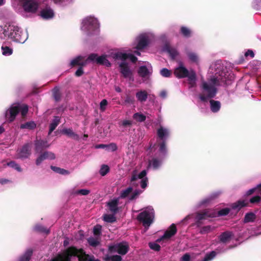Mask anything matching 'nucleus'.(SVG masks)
Here are the masks:
<instances>
[{
  "label": "nucleus",
  "mask_w": 261,
  "mask_h": 261,
  "mask_svg": "<svg viewBox=\"0 0 261 261\" xmlns=\"http://www.w3.org/2000/svg\"><path fill=\"white\" fill-rule=\"evenodd\" d=\"M170 132L168 129L161 126L157 130V135L162 142L159 144L158 148H155V157L149 162V166L157 169L161 165L163 160L167 154L165 140L169 137Z\"/></svg>",
  "instance_id": "f257e3e1"
},
{
  "label": "nucleus",
  "mask_w": 261,
  "mask_h": 261,
  "mask_svg": "<svg viewBox=\"0 0 261 261\" xmlns=\"http://www.w3.org/2000/svg\"><path fill=\"white\" fill-rule=\"evenodd\" d=\"M224 73L221 72V74H216L212 76L208 81L203 82L201 88L202 91V94L200 96L202 100H205L207 98L214 97L217 92V87L220 86L225 81V78L222 74Z\"/></svg>",
  "instance_id": "f03ea898"
},
{
  "label": "nucleus",
  "mask_w": 261,
  "mask_h": 261,
  "mask_svg": "<svg viewBox=\"0 0 261 261\" xmlns=\"http://www.w3.org/2000/svg\"><path fill=\"white\" fill-rule=\"evenodd\" d=\"M109 56L114 59L120 60L122 61L119 64L120 73L124 78L128 79L129 80L133 81L134 77L132 72L125 60L128 59L131 62L135 63L137 60V57L130 53H126L120 51H112L110 53Z\"/></svg>",
  "instance_id": "7ed1b4c3"
},
{
  "label": "nucleus",
  "mask_w": 261,
  "mask_h": 261,
  "mask_svg": "<svg viewBox=\"0 0 261 261\" xmlns=\"http://www.w3.org/2000/svg\"><path fill=\"white\" fill-rule=\"evenodd\" d=\"M72 257L77 258L78 261H99L93 256L86 254L83 249L71 247L67 248L62 254L58 255L52 261H71Z\"/></svg>",
  "instance_id": "20e7f679"
},
{
  "label": "nucleus",
  "mask_w": 261,
  "mask_h": 261,
  "mask_svg": "<svg viewBox=\"0 0 261 261\" xmlns=\"http://www.w3.org/2000/svg\"><path fill=\"white\" fill-rule=\"evenodd\" d=\"M154 37L153 34L151 32L140 34L135 39L132 45V49L129 50L130 53L140 56L139 50L145 48Z\"/></svg>",
  "instance_id": "39448f33"
},
{
  "label": "nucleus",
  "mask_w": 261,
  "mask_h": 261,
  "mask_svg": "<svg viewBox=\"0 0 261 261\" xmlns=\"http://www.w3.org/2000/svg\"><path fill=\"white\" fill-rule=\"evenodd\" d=\"M5 35L11 40L23 43L28 39V35L23 32L18 26L13 24L9 25L5 30Z\"/></svg>",
  "instance_id": "423d86ee"
},
{
  "label": "nucleus",
  "mask_w": 261,
  "mask_h": 261,
  "mask_svg": "<svg viewBox=\"0 0 261 261\" xmlns=\"http://www.w3.org/2000/svg\"><path fill=\"white\" fill-rule=\"evenodd\" d=\"M19 111H20L22 116H25L28 112V106L25 105H19L14 103L6 111L5 117L9 121H12L15 119Z\"/></svg>",
  "instance_id": "0eeeda50"
},
{
  "label": "nucleus",
  "mask_w": 261,
  "mask_h": 261,
  "mask_svg": "<svg viewBox=\"0 0 261 261\" xmlns=\"http://www.w3.org/2000/svg\"><path fill=\"white\" fill-rule=\"evenodd\" d=\"M175 75L178 78L188 77L189 83L191 87H194L196 84V73L193 70L188 71L182 65L174 70Z\"/></svg>",
  "instance_id": "6e6552de"
},
{
  "label": "nucleus",
  "mask_w": 261,
  "mask_h": 261,
  "mask_svg": "<svg viewBox=\"0 0 261 261\" xmlns=\"http://www.w3.org/2000/svg\"><path fill=\"white\" fill-rule=\"evenodd\" d=\"M146 174V171L145 170L141 172L134 170L132 173L130 179L132 186H138L139 184H140L141 187L144 189L147 187L148 182Z\"/></svg>",
  "instance_id": "1a4fd4ad"
},
{
  "label": "nucleus",
  "mask_w": 261,
  "mask_h": 261,
  "mask_svg": "<svg viewBox=\"0 0 261 261\" xmlns=\"http://www.w3.org/2000/svg\"><path fill=\"white\" fill-rule=\"evenodd\" d=\"M230 210L228 208H225L218 213L213 210H205L201 213L197 214L196 219L197 222H200L201 220L206 219L208 218H214L218 216H225L227 215L229 212Z\"/></svg>",
  "instance_id": "9d476101"
},
{
  "label": "nucleus",
  "mask_w": 261,
  "mask_h": 261,
  "mask_svg": "<svg viewBox=\"0 0 261 261\" xmlns=\"http://www.w3.org/2000/svg\"><path fill=\"white\" fill-rule=\"evenodd\" d=\"M25 13L35 14L38 10L41 0H19Z\"/></svg>",
  "instance_id": "9b49d317"
},
{
  "label": "nucleus",
  "mask_w": 261,
  "mask_h": 261,
  "mask_svg": "<svg viewBox=\"0 0 261 261\" xmlns=\"http://www.w3.org/2000/svg\"><path fill=\"white\" fill-rule=\"evenodd\" d=\"M154 214L153 209L149 206L141 213L137 218L139 221L142 222L144 227L148 228L153 222Z\"/></svg>",
  "instance_id": "f8f14e48"
},
{
  "label": "nucleus",
  "mask_w": 261,
  "mask_h": 261,
  "mask_svg": "<svg viewBox=\"0 0 261 261\" xmlns=\"http://www.w3.org/2000/svg\"><path fill=\"white\" fill-rule=\"evenodd\" d=\"M97 19L92 16H88L83 20L81 30L85 32H92L99 28Z\"/></svg>",
  "instance_id": "ddd939ff"
},
{
  "label": "nucleus",
  "mask_w": 261,
  "mask_h": 261,
  "mask_svg": "<svg viewBox=\"0 0 261 261\" xmlns=\"http://www.w3.org/2000/svg\"><path fill=\"white\" fill-rule=\"evenodd\" d=\"M87 61L90 63L104 65L107 67H109L111 65L107 59V56L106 55L98 56L97 54H92L89 56Z\"/></svg>",
  "instance_id": "4468645a"
},
{
  "label": "nucleus",
  "mask_w": 261,
  "mask_h": 261,
  "mask_svg": "<svg viewBox=\"0 0 261 261\" xmlns=\"http://www.w3.org/2000/svg\"><path fill=\"white\" fill-rule=\"evenodd\" d=\"M129 246L127 243L121 242L109 246L111 253H118L120 255H125L128 251Z\"/></svg>",
  "instance_id": "2eb2a0df"
},
{
  "label": "nucleus",
  "mask_w": 261,
  "mask_h": 261,
  "mask_svg": "<svg viewBox=\"0 0 261 261\" xmlns=\"http://www.w3.org/2000/svg\"><path fill=\"white\" fill-rule=\"evenodd\" d=\"M152 69L150 64L145 63V65L141 66L138 71V74L143 79H148L152 74Z\"/></svg>",
  "instance_id": "dca6fc26"
},
{
  "label": "nucleus",
  "mask_w": 261,
  "mask_h": 261,
  "mask_svg": "<svg viewBox=\"0 0 261 261\" xmlns=\"http://www.w3.org/2000/svg\"><path fill=\"white\" fill-rule=\"evenodd\" d=\"M132 188L129 187L121 191L119 198H124L129 197V200H133L136 198L138 196L142 193V191L136 190L132 193Z\"/></svg>",
  "instance_id": "f3484780"
},
{
  "label": "nucleus",
  "mask_w": 261,
  "mask_h": 261,
  "mask_svg": "<svg viewBox=\"0 0 261 261\" xmlns=\"http://www.w3.org/2000/svg\"><path fill=\"white\" fill-rule=\"evenodd\" d=\"M55 154L49 151H45L42 152L36 159V164L37 166L40 165L43 161L45 160H53L56 159Z\"/></svg>",
  "instance_id": "a211bd4d"
},
{
  "label": "nucleus",
  "mask_w": 261,
  "mask_h": 261,
  "mask_svg": "<svg viewBox=\"0 0 261 261\" xmlns=\"http://www.w3.org/2000/svg\"><path fill=\"white\" fill-rule=\"evenodd\" d=\"M177 231L176 227L174 224H172L165 232L164 235L160 239L156 240L157 242H160L163 240H169L173 236Z\"/></svg>",
  "instance_id": "6ab92c4d"
},
{
  "label": "nucleus",
  "mask_w": 261,
  "mask_h": 261,
  "mask_svg": "<svg viewBox=\"0 0 261 261\" xmlns=\"http://www.w3.org/2000/svg\"><path fill=\"white\" fill-rule=\"evenodd\" d=\"M31 154V145L29 144L24 145L18 153L19 158H28Z\"/></svg>",
  "instance_id": "aec40b11"
},
{
  "label": "nucleus",
  "mask_w": 261,
  "mask_h": 261,
  "mask_svg": "<svg viewBox=\"0 0 261 261\" xmlns=\"http://www.w3.org/2000/svg\"><path fill=\"white\" fill-rule=\"evenodd\" d=\"M163 50L167 52L172 59H175L178 55L177 49L168 44H166L163 47Z\"/></svg>",
  "instance_id": "412c9836"
},
{
  "label": "nucleus",
  "mask_w": 261,
  "mask_h": 261,
  "mask_svg": "<svg viewBox=\"0 0 261 261\" xmlns=\"http://www.w3.org/2000/svg\"><path fill=\"white\" fill-rule=\"evenodd\" d=\"M88 63L89 62H87V59L85 61H84V57L83 56H79L71 61L70 65L71 66H74L77 65L84 66Z\"/></svg>",
  "instance_id": "4be33fe9"
},
{
  "label": "nucleus",
  "mask_w": 261,
  "mask_h": 261,
  "mask_svg": "<svg viewBox=\"0 0 261 261\" xmlns=\"http://www.w3.org/2000/svg\"><path fill=\"white\" fill-rule=\"evenodd\" d=\"M40 15L43 18L48 19L54 16V12L51 8L47 7L41 10Z\"/></svg>",
  "instance_id": "5701e85b"
},
{
  "label": "nucleus",
  "mask_w": 261,
  "mask_h": 261,
  "mask_svg": "<svg viewBox=\"0 0 261 261\" xmlns=\"http://www.w3.org/2000/svg\"><path fill=\"white\" fill-rule=\"evenodd\" d=\"M35 149L37 151L47 148L50 146V144L47 141L44 140H37L35 142Z\"/></svg>",
  "instance_id": "b1692460"
},
{
  "label": "nucleus",
  "mask_w": 261,
  "mask_h": 261,
  "mask_svg": "<svg viewBox=\"0 0 261 261\" xmlns=\"http://www.w3.org/2000/svg\"><path fill=\"white\" fill-rule=\"evenodd\" d=\"M136 97L139 101L143 102L147 99L148 93L145 90H140L136 92Z\"/></svg>",
  "instance_id": "393cba45"
},
{
  "label": "nucleus",
  "mask_w": 261,
  "mask_h": 261,
  "mask_svg": "<svg viewBox=\"0 0 261 261\" xmlns=\"http://www.w3.org/2000/svg\"><path fill=\"white\" fill-rule=\"evenodd\" d=\"M119 198H115L108 203V205L111 212L116 214L118 211V204Z\"/></svg>",
  "instance_id": "a878e982"
},
{
  "label": "nucleus",
  "mask_w": 261,
  "mask_h": 261,
  "mask_svg": "<svg viewBox=\"0 0 261 261\" xmlns=\"http://www.w3.org/2000/svg\"><path fill=\"white\" fill-rule=\"evenodd\" d=\"M210 108L211 111L214 113H216L219 111L221 108V103L219 101L211 100Z\"/></svg>",
  "instance_id": "bb28decb"
},
{
  "label": "nucleus",
  "mask_w": 261,
  "mask_h": 261,
  "mask_svg": "<svg viewBox=\"0 0 261 261\" xmlns=\"http://www.w3.org/2000/svg\"><path fill=\"white\" fill-rule=\"evenodd\" d=\"M62 133L66 135L73 138L74 140H79V136L77 134L73 132L71 128H65L62 130Z\"/></svg>",
  "instance_id": "cd10ccee"
},
{
  "label": "nucleus",
  "mask_w": 261,
  "mask_h": 261,
  "mask_svg": "<svg viewBox=\"0 0 261 261\" xmlns=\"http://www.w3.org/2000/svg\"><path fill=\"white\" fill-rule=\"evenodd\" d=\"M187 55L189 60L191 62L196 64L198 63L199 59L198 55L192 51H188L187 53Z\"/></svg>",
  "instance_id": "c85d7f7f"
},
{
  "label": "nucleus",
  "mask_w": 261,
  "mask_h": 261,
  "mask_svg": "<svg viewBox=\"0 0 261 261\" xmlns=\"http://www.w3.org/2000/svg\"><path fill=\"white\" fill-rule=\"evenodd\" d=\"M60 120V118L59 117L56 116L54 117L49 125V134H50L51 132L55 129L56 127L59 124Z\"/></svg>",
  "instance_id": "c756f323"
},
{
  "label": "nucleus",
  "mask_w": 261,
  "mask_h": 261,
  "mask_svg": "<svg viewBox=\"0 0 261 261\" xmlns=\"http://www.w3.org/2000/svg\"><path fill=\"white\" fill-rule=\"evenodd\" d=\"M32 253V249H27L25 253L19 258V261H29Z\"/></svg>",
  "instance_id": "7c9ffc66"
},
{
  "label": "nucleus",
  "mask_w": 261,
  "mask_h": 261,
  "mask_svg": "<svg viewBox=\"0 0 261 261\" xmlns=\"http://www.w3.org/2000/svg\"><path fill=\"white\" fill-rule=\"evenodd\" d=\"M50 168L53 171L56 173H59L62 175H68L69 174V172L68 170H65L62 168H60L58 167L51 166Z\"/></svg>",
  "instance_id": "2f4dec72"
},
{
  "label": "nucleus",
  "mask_w": 261,
  "mask_h": 261,
  "mask_svg": "<svg viewBox=\"0 0 261 261\" xmlns=\"http://www.w3.org/2000/svg\"><path fill=\"white\" fill-rule=\"evenodd\" d=\"M232 233L230 232H224L220 236V240L223 243L227 242L231 238Z\"/></svg>",
  "instance_id": "473e14b6"
},
{
  "label": "nucleus",
  "mask_w": 261,
  "mask_h": 261,
  "mask_svg": "<svg viewBox=\"0 0 261 261\" xmlns=\"http://www.w3.org/2000/svg\"><path fill=\"white\" fill-rule=\"evenodd\" d=\"M36 126V123L34 121H30L25 123L22 124L20 125V128L22 129H32L35 128Z\"/></svg>",
  "instance_id": "72a5a7b5"
},
{
  "label": "nucleus",
  "mask_w": 261,
  "mask_h": 261,
  "mask_svg": "<svg viewBox=\"0 0 261 261\" xmlns=\"http://www.w3.org/2000/svg\"><path fill=\"white\" fill-rule=\"evenodd\" d=\"M256 218L255 215L253 213H249L246 214L244 218L245 223L253 222Z\"/></svg>",
  "instance_id": "f704fd0d"
},
{
  "label": "nucleus",
  "mask_w": 261,
  "mask_h": 261,
  "mask_svg": "<svg viewBox=\"0 0 261 261\" xmlns=\"http://www.w3.org/2000/svg\"><path fill=\"white\" fill-rule=\"evenodd\" d=\"M2 54L4 56H10L12 54L13 50L8 46L3 45L2 46Z\"/></svg>",
  "instance_id": "c9c22d12"
},
{
  "label": "nucleus",
  "mask_w": 261,
  "mask_h": 261,
  "mask_svg": "<svg viewBox=\"0 0 261 261\" xmlns=\"http://www.w3.org/2000/svg\"><path fill=\"white\" fill-rule=\"evenodd\" d=\"M133 118L137 121L143 122L145 120L146 116L141 113H136L134 114Z\"/></svg>",
  "instance_id": "e433bc0d"
},
{
  "label": "nucleus",
  "mask_w": 261,
  "mask_h": 261,
  "mask_svg": "<svg viewBox=\"0 0 261 261\" xmlns=\"http://www.w3.org/2000/svg\"><path fill=\"white\" fill-rule=\"evenodd\" d=\"M247 204V202H246V201L245 200H242V201H239L237 203H234L233 206H232V208L233 209H237V210H239L240 209L241 207L244 206H246Z\"/></svg>",
  "instance_id": "4c0bfd02"
},
{
  "label": "nucleus",
  "mask_w": 261,
  "mask_h": 261,
  "mask_svg": "<svg viewBox=\"0 0 261 261\" xmlns=\"http://www.w3.org/2000/svg\"><path fill=\"white\" fill-rule=\"evenodd\" d=\"M103 220L107 222H113L116 221V218L114 215L106 214L103 216Z\"/></svg>",
  "instance_id": "58836bf2"
},
{
  "label": "nucleus",
  "mask_w": 261,
  "mask_h": 261,
  "mask_svg": "<svg viewBox=\"0 0 261 261\" xmlns=\"http://www.w3.org/2000/svg\"><path fill=\"white\" fill-rule=\"evenodd\" d=\"M110 171V168L108 165H102L99 170V173L101 176L106 175Z\"/></svg>",
  "instance_id": "ea45409f"
},
{
  "label": "nucleus",
  "mask_w": 261,
  "mask_h": 261,
  "mask_svg": "<svg viewBox=\"0 0 261 261\" xmlns=\"http://www.w3.org/2000/svg\"><path fill=\"white\" fill-rule=\"evenodd\" d=\"M7 165L8 166L15 169L18 172H21L22 171V169L20 168V167L19 166V165H18L17 164H16L15 162H14L13 161H11V162L8 163L7 164Z\"/></svg>",
  "instance_id": "a19ab883"
},
{
  "label": "nucleus",
  "mask_w": 261,
  "mask_h": 261,
  "mask_svg": "<svg viewBox=\"0 0 261 261\" xmlns=\"http://www.w3.org/2000/svg\"><path fill=\"white\" fill-rule=\"evenodd\" d=\"M88 242L89 244L93 246V247H96L99 244V241L97 238H94L93 237H90L88 239Z\"/></svg>",
  "instance_id": "79ce46f5"
},
{
  "label": "nucleus",
  "mask_w": 261,
  "mask_h": 261,
  "mask_svg": "<svg viewBox=\"0 0 261 261\" xmlns=\"http://www.w3.org/2000/svg\"><path fill=\"white\" fill-rule=\"evenodd\" d=\"M216 253L215 251H212L208 254H207L202 261H210L213 259L216 256Z\"/></svg>",
  "instance_id": "37998d69"
},
{
  "label": "nucleus",
  "mask_w": 261,
  "mask_h": 261,
  "mask_svg": "<svg viewBox=\"0 0 261 261\" xmlns=\"http://www.w3.org/2000/svg\"><path fill=\"white\" fill-rule=\"evenodd\" d=\"M180 31L181 34L186 37H189L191 34L190 30L185 27H182Z\"/></svg>",
  "instance_id": "c03bdc74"
},
{
  "label": "nucleus",
  "mask_w": 261,
  "mask_h": 261,
  "mask_svg": "<svg viewBox=\"0 0 261 261\" xmlns=\"http://www.w3.org/2000/svg\"><path fill=\"white\" fill-rule=\"evenodd\" d=\"M214 227L208 225L204 226L201 228L200 232L202 234H205L211 232L213 229Z\"/></svg>",
  "instance_id": "a18cd8bd"
},
{
  "label": "nucleus",
  "mask_w": 261,
  "mask_h": 261,
  "mask_svg": "<svg viewBox=\"0 0 261 261\" xmlns=\"http://www.w3.org/2000/svg\"><path fill=\"white\" fill-rule=\"evenodd\" d=\"M90 193V191L87 189H81L74 192V194L87 195Z\"/></svg>",
  "instance_id": "49530a36"
},
{
  "label": "nucleus",
  "mask_w": 261,
  "mask_h": 261,
  "mask_svg": "<svg viewBox=\"0 0 261 261\" xmlns=\"http://www.w3.org/2000/svg\"><path fill=\"white\" fill-rule=\"evenodd\" d=\"M117 149V146L115 143H111L107 145L106 150L108 151H114Z\"/></svg>",
  "instance_id": "de8ad7c7"
},
{
  "label": "nucleus",
  "mask_w": 261,
  "mask_h": 261,
  "mask_svg": "<svg viewBox=\"0 0 261 261\" xmlns=\"http://www.w3.org/2000/svg\"><path fill=\"white\" fill-rule=\"evenodd\" d=\"M161 74L164 77H169L171 75V72L167 68H163L160 71Z\"/></svg>",
  "instance_id": "09e8293b"
},
{
  "label": "nucleus",
  "mask_w": 261,
  "mask_h": 261,
  "mask_svg": "<svg viewBox=\"0 0 261 261\" xmlns=\"http://www.w3.org/2000/svg\"><path fill=\"white\" fill-rule=\"evenodd\" d=\"M108 105V101L106 99H103L100 103V110L101 111L103 112L106 110Z\"/></svg>",
  "instance_id": "8fccbe9b"
},
{
  "label": "nucleus",
  "mask_w": 261,
  "mask_h": 261,
  "mask_svg": "<svg viewBox=\"0 0 261 261\" xmlns=\"http://www.w3.org/2000/svg\"><path fill=\"white\" fill-rule=\"evenodd\" d=\"M261 186V184L260 185H258V186H257L255 188H252V189H251L250 190H249L247 192V194L249 195H251L253 193H254V192H256L257 193H259V189H260V187L259 186Z\"/></svg>",
  "instance_id": "3c124183"
},
{
  "label": "nucleus",
  "mask_w": 261,
  "mask_h": 261,
  "mask_svg": "<svg viewBox=\"0 0 261 261\" xmlns=\"http://www.w3.org/2000/svg\"><path fill=\"white\" fill-rule=\"evenodd\" d=\"M101 226L99 225H97L94 226L93 228V233L96 236H98L101 233Z\"/></svg>",
  "instance_id": "603ef678"
},
{
  "label": "nucleus",
  "mask_w": 261,
  "mask_h": 261,
  "mask_svg": "<svg viewBox=\"0 0 261 261\" xmlns=\"http://www.w3.org/2000/svg\"><path fill=\"white\" fill-rule=\"evenodd\" d=\"M150 248L155 251H159L160 249V246L156 243H150L149 244Z\"/></svg>",
  "instance_id": "864d4df0"
},
{
  "label": "nucleus",
  "mask_w": 261,
  "mask_h": 261,
  "mask_svg": "<svg viewBox=\"0 0 261 261\" xmlns=\"http://www.w3.org/2000/svg\"><path fill=\"white\" fill-rule=\"evenodd\" d=\"M35 229L38 231L44 232L46 233L48 232V230H47L46 228H45L42 226L40 225H36V226L35 227Z\"/></svg>",
  "instance_id": "5fc2aeb1"
},
{
  "label": "nucleus",
  "mask_w": 261,
  "mask_h": 261,
  "mask_svg": "<svg viewBox=\"0 0 261 261\" xmlns=\"http://www.w3.org/2000/svg\"><path fill=\"white\" fill-rule=\"evenodd\" d=\"M135 101L134 98L130 95H127L125 99L124 102L127 104H133Z\"/></svg>",
  "instance_id": "6e6d98bb"
},
{
  "label": "nucleus",
  "mask_w": 261,
  "mask_h": 261,
  "mask_svg": "<svg viewBox=\"0 0 261 261\" xmlns=\"http://www.w3.org/2000/svg\"><path fill=\"white\" fill-rule=\"evenodd\" d=\"M111 261H121L122 258L120 255H115L110 257Z\"/></svg>",
  "instance_id": "4d7b16f0"
},
{
  "label": "nucleus",
  "mask_w": 261,
  "mask_h": 261,
  "mask_svg": "<svg viewBox=\"0 0 261 261\" xmlns=\"http://www.w3.org/2000/svg\"><path fill=\"white\" fill-rule=\"evenodd\" d=\"M191 256L189 254L186 253L180 259V261H190Z\"/></svg>",
  "instance_id": "13d9d810"
},
{
  "label": "nucleus",
  "mask_w": 261,
  "mask_h": 261,
  "mask_svg": "<svg viewBox=\"0 0 261 261\" xmlns=\"http://www.w3.org/2000/svg\"><path fill=\"white\" fill-rule=\"evenodd\" d=\"M260 198L258 196H255L253 197L250 199V202L251 203H255L258 202L260 201Z\"/></svg>",
  "instance_id": "bf43d9fd"
},
{
  "label": "nucleus",
  "mask_w": 261,
  "mask_h": 261,
  "mask_svg": "<svg viewBox=\"0 0 261 261\" xmlns=\"http://www.w3.org/2000/svg\"><path fill=\"white\" fill-rule=\"evenodd\" d=\"M83 66H81L75 72V75L77 76H81L83 73Z\"/></svg>",
  "instance_id": "052dcab7"
},
{
  "label": "nucleus",
  "mask_w": 261,
  "mask_h": 261,
  "mask_svg": "<svg viewBox=\"0 0 261 261\" xmlns=\"http://www.w3.org/2000/svg\"><path fill=\"white\" fill-rule=\"evenodd\" d=\"M245 56L246 57L250 56L251 58L254 57V54L252 50H248L245 54Z\"/></svg>",
  "instance_id": "680f3d73"
},
{
  "label": "nucleus",
  "mask_w": 261,
  "mask_h": 261,
  "mask_svg": "<svg viewBox=\"0 0 261 261\" xmlns=\"http://www.w3.org/2000/svg\"><path fill=\"white\" fill-rule=\"evenodd\" d=\"M122 124L124 126L130 125L132 124V121L130 120H124L122 121Z\"/></svg>",
  "instance_id": "e2e57ef3"
},
{
  "label": "nucleus",
  "mask_w": 261,
  "mask_h": 261,
  "mask_svg": "<svg viewBox=\"0 0 261 261\" xmlns=\"http://www.w3.org/2000/svg\"><path fill=\"white\" fill-rule=\"evenodd\" d=\"M160 95L162 98H165L167 96V93L165 91H162L161 92Z\"/></svg>",
  "instance_id": "0e129e2a"
},
{
  "label": "nucleus",
  "mask_w": 261,
  "mask_h": 261,
  "mask_svg": "<svg viewBox=\"0 0 261 261\" xmlns=\"http://www.w3.org/2000/svg\"><path fill=\"white\" fill-rule=\"evenodd\" d=\"M219 195V192H215V193H213V194L210 196V198H211V199L215 198L217 197Z\"/></svg>",
  "instance_id": "69168bd1"
},
{
  "label": "nucleus",
  "mask_w": 261,
  "mask_h": 261,
  "mask_svg": "<svg viewBox=\"0 0 261 261\" xmlns=\"http://www.w3.org/2000/svg\"><path fill=\"white\" fill-rule=\"evenodd\" d=\"M96 148H104V149H106L107 148V145H105V144H99V145H98L96 146Z\"/></svg>",
  "instance_id": "338daca9"
},
{
  "label": "nucleus",
  "mask_w": 261,
  "mask_h": 261,
  "mask_svg": "<svg viewBox=\"0 0 261 261\" xmlns=\"http://www.w3.org/2000/svg\"><path fill=\"white\" fill-rule=\"evenodd\" d=\"M8 181V180L6 179H0V182L2 184H6V182H7Z\"/></svg>",
  "instance_id": "774afa93"
}]
</instances>
